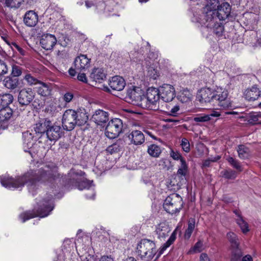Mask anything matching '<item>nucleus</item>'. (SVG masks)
<instances>
[{
  "instance_id": "f257e3e1",
  "label": "nucleus",
  "mask_w": 261,
  "mask_h": 261,
  "mask_svg": "<svg viewBox=\"0 0 261 261\" xmlns=\"http://www.w3.org/2000/svg\"><path fill=\"white\" fill-rule=\"evenodd\" d=\"M56 177L57 179L59 178L58 173H57V175H53L43 169H40L37 171L30 170L22 176L18 177L16 179L3 175L1 177L0 180L2 185L8 189L21 188L25 183H27L29 187V190L31 191L38 184L51 182L55 180Z\"/></svg>"
},
{
  "instance_id": "f03ea898",
  "label": "nucleus",
  "mask_w": 261,
  "mask_h": 261,
  "mask_svg": "<svg viewBox=\"0 0 261 261\" xmlns=\"http://www.w3.org/2000/svg\"><path fill=\"white\" fill-rule=\"evenodd\" d=\"M136 251L141 259L150 261L156 254L155 244L148 239L141 240L137 245Z\"/></svg>"
},
{
  "instance_id": "7ed1b4c3",
  "label": "nucleus",
  "mask_w": 261,
  "mask_h": 261,
  "mask_svg": "<svg viewBox=\"0 0 261 261\" xmlns=\"http://www.w3.org/2000/svg\"><path fill=\"white\" fill-rule=\"evenodd\" d=\"M40 208L35 212L29 211L23 212L19 215V218L22 220V222L36 217H44L47 216L49 212L53 210V206L51 202V198L47 200H43L40 204Z\"/></svg>"
},
{
  "instance_id": "20e7f679",
  "label": "nucleus",
  "mask_w": 261,
  "mask_h": 261,
  "mask_svg": "<svg viewBox=\"0 0 261 261\" xmlns=\"http://www.w3.org/2000/svg\"><path fill=\"white\" fill-rule=\"evenodd\" d=\"M160 97L159 89L153 87L149 88L147 90L146 97L144 96L143 102L140 103V107L144 109H158Z\"/></svg>"
},
{
  "instance_id": "39448f33",
  "label": "nucleus",
  "mask_w": 261,
  "mask_h": 261,
  "mask_svg": "<svg viewBox=\"0 0 261 261\" xmlns=\"http://www.w3.org/2000/svg\"><path fill=\"white\" fill-rule=\"evenodd\" d=\"M183 206L182 198L177 194L173 193L168 196L164 201L163 207L170 214L179 213Z\"/></svg>"
},
{
  "instance_id": "423d86ee",
  "label": "nucleus",
  "mask_w": 261,
  "mask_h": 261,
  "mask_svg": "<svg viewBox=\"0 0 261 261\" xmlns=\"http://www.w3.org/2000/svg\"><path fill=\"white\" fill-rule=\"evenodd\" d=\"M122 128L123 123L120 119H113L109 122L106 126V135L110 139L115 138L122 132Z\"/></svg>"
},
{
  "instance_id": "0eeeda50",
  "label": "nucleus",
  "mask_w": 261,
  "mask_h": 261,
  "mask_svg": "<svg viewBox=\"0 0 261 261\" xmlns=\"http://www.w3.org/2000/svg\"><path fill=\"white\" fill-rule=\"evenodd\" d=\"M214 101H218V105L224 109L231 107V103L228 99V93L227 90L217 88L214 90Z\"/></svg>"
},
{
  "instance_id": "6e6552de",
  "label": "nucleus",
  "mask_w": 261,
  "mask_h": 261,
  "mask_svg": "<svg viewBox=\"0 0 261 261\" xmlns=\"http://www.w3.org/2000/svg\"><path fill=\"white\" fill-rule=\"evenodd\" d=\"M75 111L71 109L67 110L64 113L62 117V125L64 129L72 130L76 125L75 117Z\"/></svg>"
},
{
  "instance_id": "1a4fd4ad",
  "label": "nucleus",
  "mask_w": 261,
  "mask_h": 261,
  "mask_svg": "<svg viewBox=\"0 0 261 261\" xmlns=\"http://www.w3.org/2000/svg\"><path fill=\"white\" fill-rule=\"evenodd\" d=\"M159 90L160 97L165 102L171 101L175 96L174 88L171 85L164 84Z\"/></svg>"
},
{
  "instance_id": "9d476101",
  "label": "nucleus",
  "mask_w": 261,
  "mask_h": 261,
  "mask_svg": "<svg viewBox=\"0 0 261 261\" xmlns=\"http://www.w3.org/2000/svg\"><path fill=\"white\" fill-rule=\"evenodd\" d=\"M127 96L135 105L140 107V103L143 102L144 95L142 90L139 87L129 88L127 90Z\"/></svg>"
},
{
  "instance_id": "9b49d317",
  "label": "nucleus",
  "mask_w": 261,
  "mask_h": 261,
  "mask_svg": "<svg viewBox=\"0 0 261 261\" xmlns=\"http://www.w3.org/2000/svg\"><path fill=\"white\" fill-rule=\"evenodd\" d=\"M35 97V94L30 88L22 89L19 93L18 100L21 105L27 106L30 103Z\"/></svg>"
},
{
  "instance_id": "f8f14e48",
  "label": "nucleus",
  "mask_w": 261,
  "mask_h": 261,
  "mask_svg": "<svg viewBox=\"0 0 261 261\" xmlns=\"http://www.w3.org/2000/svg\"><path fill=\"white\" fill-rule=\"evenodd\" d=\"M109 113L101 109L95 110L91 117V120L97 125L105 124L109 119Z\"/></svg>"
},
{
  "instance_id": "ddd939ff",
  "label": "nucleus",
  "mask_w": 261,
  "mask_h": 261,
  "mask_svg": "<svg viewBox=\"0 0 261 261\" xmlns=\"http://www.w3.org/2000/svg\"><path fill=\"white\" fill-rule=\"evenodd\" d=\"M203 19L204 21L201 22L205 25L207 28H212L215 26V24L218 22V17L215 10H204Z\"/></svg>"
},
{
  "instance_id": "4468645a",
  "label": "nucleus",
  "mask_w": 261,
  "mask_h": 261,
  "mask_svg": "<svg viewBox=\"0 0 261 261\" xmlns=\"http://www.w3.org/2000/svg\"><path fill=\"white\" fill-rule=\"evenodd\" d=\"M57 41V40L55 35L45 34L42 35L40 43L44 49L50 50L56 44Z\"/></svg>"
},
{
  "instance_id": "2eb2a0df",
  "label": "nucleus",
  "mask_w": 261,
  "mask_h": 261,
  "mask_svg": "<svg viewBox=\"0 0 261 261\" xmlns=\"http://www.w3.org/2000/svg\"><path fill=\"white\" fill-rule=\"evenodd\" d=\"M214 90L209 88L201 89L198 92L197 98L201 103L214 101Z\"/></svg>"
},
{
  "instance_id": "dca6fc26",
  "label": "nucleus",
  "mask_w": 261,
  "mask_h": 261,
  "mask_svg": "<svg viewBox=\"0 0 261 261\" xmlns=\"http://www.w3.org/2000/svg\"><path fill=\"white\" fill-rule=\"evenodd\" d=\"M91 59L86 55H80L74 60V66L76 70H86L90 66Z\"/></svg>"
},
{
  "instance_id": "f3484780",
  "label": "nucleus",
  "mask_w": 261,
  "mask_h": 261,
  "mask_svg": "<svg viewBox=\"0 0 261 261\" xmlns=\"http://www.w3.org/2000/svg\"><path fill=\"white\" fill-rule=\"evenodd\" d=\"M46 134L47 138L51 141H56L61 136L62 129L60 126L52 124H49V126L48 127Z\"/></svg>"
},
{
  "instance_id": "a211bd4d",
  "label": "nucleus",
  "mask_w": 261,
  "mask_h": 261,
  "mask_svg": "<svg viewBox=\"0 0 261 261\" xmlns=\"http://www.w3.org/2000/svg\"><path fill=\"white\" fill-rule=\"evenodd\" d=\"M170 231V227L166 222H162L155 226L154 232L160 240H164Z\"/></svg>"
},
{
  "instance_id": "6ab92c4d",
  "label": "nucleus",
  "mask_w": 261,
  "mask_h": 261,
  "mask_svg": "<svg viewBox=\"0 0 261 261\" xmlns=\"http://www.w3.org/2000/svg\"><path fill=\"white\" fill-rule=\"evenodd\" d=\"M128 139L130 143L135 145H141L145 142V136L139 130H133L129 133Z\"/></svg>"
},
{
  "instance_id": "aec40b11",
  "label": "nucleus",
  "mask_w": 261,
  "mask_h": 261,
  "mask_svg": "<svg viewBox=\"0 0 261 261\" xmlns=\"http://www.w3.org/2000/svg\"><path fill=\"white\" fill-rule=\"evenodd\" d=\"M106 77V74L102 68H94L90 75V82H91L90 84L94 86V84L96 85L97 83H101Z\"/></svg>"
},
{
  "instance_id": "412c9836",
  "label": "nucleus",
  "mask_w": 261,
  "mask_h": 261,
  "mask_svg": "<svg viewBox=\"0 0 261 261\" xmlns=\"http://www.w3.org/2000/svg\"><path fill=\"white\" fill-rule=\"evenodd\" d=\"M261 95V91L256 85L247 88L244 92L245 98L248 101H254Z\"/></svg>"
},
{
  "instance_id": "4be33fe9",
  "label": "nucleus",
  "mask_w": 261,
  "mask_h": 261,
  "mask_svg": "<svg viewBox=\"0 0 261 261\" xmlns=\"http://www.w3.org/2000/svg\"><path fill=\"white\" fill-rule=\"evenodd\" d=\"M231 8L228 3H223L216 9V14L218 19L225 20L230 15Z\"/></svg>"
},
{
  "instance_id": "5701e85b",
  "label": "nucleus",
  "mask_w": 261,
  "mask_h": 261,
  "mask_svg": "<svg viewBox=\"0 0 261 261\" xmlns=\"http://www.w3.org/2000/svg\"><path fill=\"white\" fill-rule=\"evenodd\" d=\"M109 85L112 90L119 91L124 89L125 82L122 77L115 76L110 80Z\"/></svg>"
},
{
  "instance_id": "b1692460",
  "label": "nucleus",
  "mask_w": 261,
  "mask_h": 261,
  "mask_svg": "<svg viewBox=\"0 0 261 261\" xmlns=\"http://www.w3.org/2000/svg\"><path fill=\"white\" fill-rule=\"evenodd\" d=\"M38 21V16L37 13L33 10L27 11L23 17L24 24L29 27H35Z\"/></svg>"
},
{
  "instance_id": "393cba45",
  "label": "nucleus",
  "mask_w": 261,
  "mask_h": 261,
  "mask_svg": "<svg viewBox=\"0 0 261 261\" xmlns=\"http://www.w3.org/2000/svg\"><path fill=\"white\" fill-rule=\"evenodd\" d=\"M226 237L230 244L231 255L237 252L238 250H241L240 248L239 239L236 234L233 232L230 231L227 233Z\"/></svg>"
},
{
  "instance_id": "a878e982",
  "label": "nucleus",
  "mask_w": 261,
  "mask_h": 261,
  "mask_svg": "<svg viewBox=\"0 0 261 261\" xmlns=\"http://www.w3.org/2000/svg\"><path fill=\"white\" fill-rule=\"evenodd\" d=\"M51 121L47 119H42L37 122L34 126V129L36 134H44L47 131V129Z\"/></svg>"
},
{
  "instance_id": "bb28decb",
  "label": "nucleus",
  "mask_w": 261,
  "mask_h": 261,
  "mask_svg": "<svg viewBox=\"0 0 261 261\" xmlns=\"http://www.w3.org/2000/svg\"><path fill=\"white\" fill-rule=\"evenodd\" d=\"M35 89L37 93L42 96L48 97L50 95L51 87L50 84L40 81Z\"/></svg>"
},
{
  "instance_id": "cd10ccee",
  "label": "nucleus",
  "mask_w": 261,
  "mask_h": 261,
  "mask_svg": "<svg viewBox=\"0 0 261 261\" xmlns=\"http://www.w3.org/2000/svg\"><path fill=\"white\" fill-rule=\"evenodd\" d=\"M75 117L76 125L82 126L85 124L88 120V115L85 109H79L75 111Z\"/></svg>"
},
{
  "instance_id": "c85d7f7f",
  "label": "nucleus",
  "mask_w": 261,
  "mask_h": 261,
  "mask_svg": "<svg viewBox=\"0 0 261 261\" xmlns=\"http://www.w3.org/2000/svg\"><path fill=\"white\" fill-rule=\"evenodd\" d=\"M4 86L10 89H15L19 84V80L16 77L7 76L3 81Z\"/></svg>"
},
{
  "instance_id": "c756f323",
  "label": "nucleus",
  "mask_w": 261,
  "mask_h": 261,
  "mask_svg": "<svg viewBox=\"0 0 261 261\" xmlns=\"http://www.w3.org/2000/svg\"><path fill=\"white\" fill-rule=\"evenodd\" d=\"M238 216L236 219V222L240 227L243 233H246L249 231V225L248 223L243 219V217L238 212H235Z\"/></svg>"
},
{
  "instance_id": "7c9ffc66",
  "label": "nucleus",
  "mask_w": 261,
  "mask_h": 261,
  "mask_svg": "<svg viewBox=\"0 0 261 261\" xmlns=\"http://www.w3.org/2000/svg\"><path fill=\"white\" fill-rule=\"evenodd\" d=\"M243 252L241 250H238L237 252L231 255V261H253L252 257L250 255H247L242 257Z\"/></svg>"
},
{
  "instance_id": "2f4dec72",
  "label": "nucleus",
  "mask_w": 261,
  "mask_h": 261,
  "mask_svg": "<svg viewBox=\"0 0 261 261\" xmlns=\"http://www.w3.org/2000/svg\"><path fill=\"white\" fill-rule=\"evenodd\" d=\"M162 152L160 146L152 144L148 146L147 153L153 158H158Z\"/></svg>"
},
{
  "instance_id": "473e14b6",
  "label": "nucleus",
  "mask_w": 261,
  "mask_h": 261,
  "mask_svg": "<svg viewBox=\"0 0 261 261\" xmlns=\"http://www.w3.org/2000/svg\"><path fill=\"white\" fill-rule=\"evenodd\" d=\"M188 171V166L185 159H181L180 165L177 172L178 176L181 180H183Z\"/></svg>"
},
{
  "instance_id": "72a5a7b5",
  "label": "nucleus",
  "mask_w": 261,
  "mask_h": 261,
  "mask_svg": "<svg viewBox=\"0 0 261 261\" xmlns=\"http://www.w3.org/2000/svg\"><path fill=\"white\" fill-rule=\"evenodd\" d=\"M13 96L10 94H4L0 95V106L2 108H8V106L12 102Z\"/></svg>"
},
{
  "instance_id": "f704fd0d",
  "label": "nucleus",
  "mask_w": 261,
  "mask_h": 261,
  "mask_svg": "<svg viewBox=\"0 0 261 261\" xmlns=\"http://www.w3.org/2000/svg\"><path fill=\"white\" fill-rule=\"evenodd\" d=\"M176 236V230H175L170 236L167 241L164 243L160 248L159 255L163 254L164 251L168 248L175 240Z\"/></svg>"
},
{
  "instance_id": "c9c22d12",
  "label": "nucleus",
  "mask_w": 261,
  "mask_h": 261,
  "mask_svg": "<svg viewBox=\"0 0 261 261\" xmlns=\"http://www.w3.org/2000/svg\"><path fill=\"white\" fill-rule=\"evenodd\" d=\"M192 94L191 92L187 90H183L178 96V100L182 103H187L191 101Z\"/></svg>"
},
{
  "instance_id": "e433bc0d",
  "label": "nucleus",
  "mask_w": 261,
  "mask_h": 261,
  "mask_svg": "<svg viewBox=\"0 0 261 261\" xmlns=\"http://www.w3.org/2000/svg\"><path fill=\"white\" fill-rule=\"evenodd\" d=\"M12 111L9 108H2L0 110V122L7 121L12 116Z\"/></svg>"
},
{
  "instance_id": "4c0bfd02",
  "label": "nucleus",
  "mask_w": 261,
  "mask_h": 261,
  "mask_svg": "<svg viewBox=\"0 0 261 261\" xmlns=\"http://www.w3.org/2000/svg\"><path fill=\"white\" fill-rule=\"evenodd\" d=\"M195 226V220L191 218L188 221V226L185 232V238L188 239L190 238Z\"/></svg>"
},
{
  "instance_id": "58836bf2",
  "label": "nucleus",
  "mask_w": 261,
  "mask_h": 261,
  "mask_svg": "<svg viewBox=\"0 0 261 261\" xmlns=\"http://www.w3.org/2000/svg\"><path fill=\"white\" fill-rule=\"evenodd\" d=\"M237 151L240 158L245 159L249 156V149L243 145H240L238 147Z\"/></svg>"
},
{
  "instance_id": "ea45409f",
  "label": "nucleus",
  "mask_w": 261,
  "mask_h": 261,
  "mask_svg": "<svg viewBox=\"0 0 261 261\" xmlns=\"http://www.w3.org/2000/svg\"><path fill=\"white\" fill-rule=\"evenodd\" d=\"M221 174L228 179H234L237 176V172L231 169L223 170L221 172Z\"/></svg>"
},
{
  "instance_id": "a19ab883",
  "label": "nucleus",
  "mask_w": 261,
  "mask_h": 261,
  "mask_svg": "<svg viewBox=\"0 0 261 261\" xmlns=\"http://www.w3.org/2000/svg\"><path fill=\"white\" fill-rule=\"evenodd\" d=\"M261 118V112H251L247 116L248 121L250 124H255Z\"/></svg>"
},
{
  "instance_id": "79ce46f5",
  "label": "nucleus",
  "mask_w": 261,
  "mask_h": 261,
  "mask_svg": "<svg viewBox=\"0 0 261 261\" xmlns=\"http://www.w3.org/2000/svg\"><path fill=\"white\" fill-rule=\"evenodd\" d=\"M24 2V0H6L5 4L7 7L18 8Z\"/></svg>"
},
{
  "instance_id": "37998d69",
  "label": "nucleus",
  "mask_w": 261,
  "mask_h": 261,
  "mask_svg": "<svg viewBox=\"0 0 261 261\" xmlns=\"http://www.w3.org/2000/svg\"><path fill=\"white\" fill-rule=\"evenodd\" d=\"M227 162L234 168L241 172L242 171V167L240 163L235 159L231 156H228L226 158Z\"/></svg>"
},
{
  "instance_id": "c03bdc74",
  "label": "nucleus",
  "mask_w": 261,
  "mask_h": 261,
  "mask_svg": "<svg viewBox=\"0 0 261 261\" xmlns=\"http://www.w3.org/2000/svg\"><path fill=\"white\" fill-rule=\"evenodd\" d=\"M219 4L218 0H208L207 4L206 6L204 7V10H215L216 11V8H218Z\"/></svg>"
},
{
  "instance_id": "a18cd8bd",
  "label": "nucleus",
  "mask_w": 261,
  "mask_h": 261,
  "mask_svg": "<svg viewBox=\"0 0 261 261\" xmlns=\"http://www.w3.org/2000/svg\"><path fill=\"white\" fill-rule=\"evenodd\" d=\"M9 67L5 61L0 59V76L8 73Z\"/></svg>"
},
{
  "instance_id": "49530a36",
  "label": "nucleus",
  "mask_w": 261,
  "mask_h": 261,
  "mask_svg": "<svg viewBox=\"0 0 261 261\" xmlns=\"http://www.w3.org/2000/svg\"><path fill=\"white\" fill-rule=\"evenodd\" d=\"M121 146L119 142H116L109 146L107 148V151L111 154L117 152L120 150Z\"/></svg>"
},
{
  "instance_id": "de8ad7c7",
  "label": "nucleus",
  "mask_w": 261,
  "mask_h": 261,
  "mask_svg": "<svg viewBox=\"0 0 261 261\" xmlns=\"http://www.w3.org/2000/svg\"><path fill=\"white\" fill-rule=\"evenodd\" d=\"M24 79L29 85H37L40 82L37 79L32 76L31 74H27L24 77Z\"/></svg>"
},
{
  "instance_id": "09e8293b",
  "label": "nucleus",
  "mask_w": 261,
  "mask_h": 261,
  "mask_svg": "<svg viewBox=\"0 0 261 261\" xmlns=\"http://www.w3.org/2000/svg\"><path fill=\"white\" fill-rule=\"evenodd\" d=\"M213 30V32L217 35L220 36L222 35V33L223 32V27L221 23L219 22H217L215 26L210 28Z\"/></svg>"
},
{
  "instance_id": "8fccbe9b",
  "label": "nucleus",
  "mask_w": 261,
  "mask_h": 261,
  "mask_svg": "<svg viewBox=\"0 0 261 261\" xmlns=\"http://www.w3.org/2000/svg\"><path fill=\"white\" fill-rule=\"evenodd\" d=\"M180 145L183 150L186 152H189L190 151V145L188 140L185 138L181 139Z\"/></svg>"
},
{
  "instance_id": "3c124183",
  "label": "nucleus",
  "mask_w": 261,
  "mask_h": 261,
  "mask_svg": "<svg viewBox=\"0 0 261 261\" xmlns=\"http://www.w3.org/2000/svg\"><path fill=\"white\" fill-rule=\"evenodd\" d=\"M197 122H204L210 120V116L207 115H199L193 119Z\"/></svg>"
},
{
  "instance_id": "603ef678",
  "label": "nucleus",
  "mask_w": 261,
  "mask_h": 261,
  "mask_svg": "<svg viewBox=\"0 0 261 261\" xmlns=\"http://www.w3.org/2000/svg\"><path fill=\"white\" fill-rule=\"evenodd\" d=\"M22 73L21 68L17 65L12 66V74L14 77L20 76Z\"/></svg>"
},
{
  "instance_id": "864d4df0",
  "label": "nucleus",
  "mask_w": 261,
  "mask_h": 261,
  "mask_svg": "<svg viewBox=\"0 0 261 261\" xmlns=\"http://www.w3.org/2000/svg\"><path fill=\"white\" fill-rule=\"evenodd\" d=\"M11 46L12 48V49H16L19 54L22 56H24L25 54V51L21 48L20 46H19L15 42H12Z\"/></svg>"
},
{
  "instance_id": "5fc2aeb1",
  "label": "nucleus",
  "mask_w": 261,
  "mask_h": 261,
  "mask_svg": "<svg viewBox=\"0 0 261 261\" xmlns=\"http://www.w3.org/2000/svg\"><path fill=\"white\" fill-rule=\"evenodd\" d=\"M171 157L173 158V159L175 160H180V162L181 163V159H184L183 157H182L180 153L178 152L174 151L173 150H171L170 153Z\"/></svg>"
},
{
  "instance_id": "6e6d98bb",
  "label": "nucleus",
  "mask_w": 261,
  "mask_h": 261,
  "mask_svg": "<svg viewBox=\"0 0 261 261\" xmlns=\"http://www.w3.org/2000/svg\"><path fill=\"white\" fill-rule=\"evenodd\" d=\"M195 252H200L203 250V243L201 241H198L193 248Z\"/></svg>"
},
{
  "instance_id": "4d7b16f0",
  "label": "nucleus",
  "mask_w": 261,
  "mask_h": 261,
  "mask_svg": "<svg viewBox=\"0 0 261 261\" xmlns=\"http://www.w3.org/2000/svg\"><path fill=\"white\" fill-rule=\"evenodd\" d=\"M73 98V95L72 93L70 92H67L66 93L64 96H63V99L66 102H70L72 99Z\"/></svg>"
},
{
  "instance_id": "13d9d810",
  "label": "nucleus",
  "mask_w": 261,
  "mask_h": 261,
  "mask_svg": "<svg viewBox=\"0 0 261 261\" xmlns=\"http://www.w3.org/2000/svg\"><path fill=\"white\" fill-rule=\"evenodd\" d=\"M82 259L83 261H97L94 256L88 254L83 256Z\"/></svg>"
},
{
  "instance_id": "bf43d9fd",
  "label": "nucleus",
  "mask_w": 261,
  "mask_h": 261,
  "mask_svg": "<svg viewBox=\"0 0 261 261\" xmlns=\"http://www.w3.org/2000/svg\"><path fill=\"white\" fill-rule=\"evenodd\" d=\"M179 110V106L178 105L174 106L170 110L169 114L172 116H175L177 114V112Z\"/></svg>"
},
{
  "instance_id": "052dcab7",
  "label": "nucleus",
  "mask_w": 261,
  "mask_h": 261,
  "mask_svg": "<svg viewBox=\"0 0 261 261\" xmlns=\"http://www.w3.org/2000/svg\"><path fill=\"white\" fill-rule=\"evenodd\" d=\"M219 159L220 157L218 156L217 158H215L214 159H208L205 160L203 163V166L204 167H208L212 162H216Z\"/></svg>"
},
{
  "instance_id": "680f3d73",
  "label": "nucleus",
  "mask_w": 261,
  "mask_h": 261,
  "mask_svg": "<svg viewBox=\"0 0 261 261\" xmlns=\"http://www.w3.org/2000/svg\"><path fill=\"white\" fill-rule=\"evenodd\" d=\"M79 81L87 83L88 81L85 73H79L77 77Z\"/></svg>"
},
{
  "instance_id": "e2e57ef3",
  "label": "nucleus",
  "mask_w": 261,
  "mask_h": 261,
  "mask_svg": "<svg viewBox=\"0 0 261 261\" xmlns=\"http://www.w3.org/2000/svg\"><path fill=\"white\" fill-rule=\"evenodd\" d=\"M200 261H210V259L206 253H202L200 257Z\"/></svg>"
},
{
  "instance_id": "0e129e2a",
  "label": "nucleus",
  "mask_w": 261,
  "mask_h": 261,
  "mask_svg": "<svg viewBox=\"0 0 261 261\" xmlns=\"http://www.w3.org/2000/svg\"><path fill=\"white\" fill-rule=\"evenodd\" d=\"M99 261H113V259L111 256H103L101 257Z\"/></svg>"
},
{
  "instance_id": "69168bd1",
  "label": "nucleus",
  "mask_w": 261,
  "mask_h": 261,
  "mask_svg": "<svg viewBox=\"0 0 261 261\" xmlns=\"http://www.w3.org/2000/svg\"><path fill=\"white\" fill-rule=\"evenodd\" d=\"M208 115L210 116V118L211 119V117H217L220 116V114L217 111H213L210 114Z\"/></svg>"
},
{
  "instance_id": "338daca9",
  "label": "nucleus",
  "mask_w": 261,
  "mask_h": 261,
  "mask_svg": "<svg viewBox=\"0 0 261 261\" xmlns=\"http://www.w3.org/2000/svg\"><path fill=\"white\" fill-rule=\"evenodd\" d=\"M144 132L147 134L148 135V136H149L150 137H151L154 140H157V138L151 132H150L148 130H144Z\"/></svg>"
},
{
  "instance_id": "774afa93",
  "label": "nucleus",
  "mask_w": 261,
  "mask_h": 261,
  "mask_svg": "<svg viewBox=\"0 0 261 261\" xmlns=\"http://www.w3.org/2000/svg\"><path fill=\"white\" fill-rule=\"evenodd\" d=\"M68 72L71 76H74L75 75L76 71L75 69L71 68L69 69Z\"/></svg>"
}]
</instances>
